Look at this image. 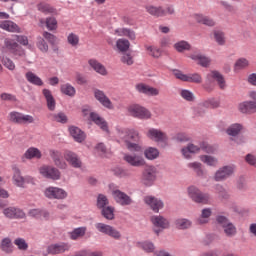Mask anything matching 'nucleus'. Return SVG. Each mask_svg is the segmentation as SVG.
Listing matches in <instances>:
<instances>
[{
    "mask_svg": "<svg viewBox=\"0 0 256 256\" xmlns=\"http://www.w3.org/2000/svg\"><path fill=\"white\" fill-rule=\"evenodd\" d=\"M118 137L126 143V147L129 151L139 152L143 150L141 145L138 144L139 141H141V134L139 131L129 128L119 129Z\"/></svg>",
    "mask_w": 256,
    "mask_h": 256,
    "instance_id": "1",
    "label": "nucleus"
},
{
    "mask_svg": "<svg viewBox=\"0 0 256 256\" xmlns=\"http://www.w3.org/2000/svg\"><path fill=\"white\" fill-rule=\"evenodd\" d=\"M248 99L240 102L237 106L239 113L242 115H253L256 113V91L251 90L248 92Z\"/></svg>",
    "mask_w": 256,
    "mask_h": 256,
    "instance_id": "2",
    "label": "nucleus"
},
{
    "mask_svg": "<svg viewBox=\"0 0 256 256\" xmlns=\"http://www.w3.org/2000/svg\"><path fill=\"white\" fill-rule=\"evenodd\" d=\"M188 196L194 203H201L202 205H209L211 203V196L208 193H203L195 186L188 187Z\"/></svg>",
    "mask_w": 256,
    "mask_h": 256,
    "instance_id": "3",
    "label": "nucleus"
},
{
    "mask_svg": "<svg viewBox=\"0 0 256 256\" xmlns=\"http://www.w3.org/2000/svg\"><path fill=\"white\" fill-rule=\"evenodd\" d=\"M95 227L99 233L107 235L108 237H111V239H115V241H121V239H123L121 232L109 224L96 223Z\"/></svg>",
    "mask_w": 256,
    "mask_h": 256,
    "instance_id": "4",
    "label": "nucleus"
},
{
    "mask_svg": "<svg viewBox=\"0 0 256 256\" xmlns=\"http://www.w3.org/2000/svg\"><path fill=\"white\" fill-rule=\"evenodd\" d=\"M128 115L135 119H151V112L139 104H131L127 107Z\"/></svg>",
    "mask_w": 256,
    "mask_h": 256,
    "instance_id": "5",
    "label": "nucleus"
},
{
    "mask_svg": "<svg viewBox=\"0 0 256 256\" xmlns=\"http://www.w3.org/2000/svg\"><path fill=\"white\" fill-rule=\"evenodd\" d=\"M82 115L83 117H87V115H89L90 121H93V123L100 127V129L105 133H109V126L107 125V121H105V118L101 117L98 113L91 112L89 109H83Z\"/></svg>",
    "mask_w": 256,
    "mask_h": 256,
    "instance_id": "6",
    "label": "nucleus"
},
{
    "mask_svg": "<svg viewBox=\"0 0 256 256\" xmlns=\"http://www.w3.org/2000/svg\"><path fill=\"white\" fill-rule=\"evenodd\" d=\"M216 221L218 225H221L226 237H235L237 235V228L227 217L217 216Z\"/></svg>",
    "mask_w": 256,
    "mask_h": 256,
    "instance_id": "7",
    "label": "nucleus"
},
{
    "mask_svg": "<svg viewBox=\"0 0 256 256\" xmlns=\"http://www.w3.org/2000/svg\"><path fill=\"white\" fill-rule=\"evenodd\" d=\"M44 195L47 199H57L58 201H61L67 199L69 194L63 188L49 186L44 190Z\"/></svg>",
    "mask_w": 256,
    "mask_h": 256,
    "instance_id": "8",
    "label": "nucleus"
},
{
    "mask_svg": "<svg viewBox=\"0 0 256 256\" xmlns=\"http://www.w3.org/2000/svg\"><path fill=\"white\" fill-rule=\"evenodd\" d=\"M9 121H11V123H17L18 125H29L35 123V118L21 112H10Z\"/></svg>",
    "mask_w": 256,
    "mask_h": 256,
    "instance_id": "9",
    "label": "nucleus"
},
{
    "mask_svg": "<svg viewBox=\"0 0 256 256\" xmlns=\"http://www.w3.org/2000/svg\"><path fill=\"white\" fill-rule=\"evenodd\" d=\"M12 182L16 187H20L21 189H25L26 183H33V178L31 176L23 177L21 175V170L19 168H13V176Z\"/></svg>",
    "mask_w": 256,
    "mask_h": 256,
    "instance_id": "10",
    "label": "nucleus"
},
{
    "mask_svg": "<svg viewBox=\"0 0 256 256\" xmlns=\"http://www.w3.org/2000/svg\"><path fill=\"white\" fill-rule=\"evenodd\" d=\"M39 173L43 177H46V179H53V181H59L61 179V171L53 166L44 165L39 168Z\"/></svg>",
    "mask_w": 256,
    "mask_h": 256,
    "instance_id": "11",
    "label": "nucleus"
},
{
    "mask_svg": "<svg viewBox=\"0 0 256 256\" xmlns=\"http://www.w3.org/2000/svg\"><path fill=\"white\" fill-rule=\"evenodd\" d=\"M63 157L70 167H73L74 169H81L83 167V161H81V157H79L77 153L71 150H66Z\"/></svg>",
    "mask_w": 256,
    "mask_h": 256,
    "instance_id": "12",
    "label": "nucleus"
},
{
    "mask_svg": "<svg viewBox=\"0 0 256 256\" xmlns=\"http://www.w3.org/2000/svg\"><path fill=\"white\" fill-rule=\"evenodd\" d=\"M235 173V166L228 165L219 168L215 175H214V181H225L226 179H229L233 174Z\"/></svg>",
    "mask_w": 256,
    "mask_h": 256,
    "instance_id": "13",
    "label": "nucleus"
},
{
    "mask_svg": "<svg viewBox=\"0 0 256 256\" xmlns=\"http://www.w3.org/2000/svg\"><path fill=\"white\" fill-rule=\"evenodd\" d=\"M123 159L128 165H131V167H144L145 165V158L140 154L126 153L124 154Z\"/></svg>",
    "mask_w": 256,
    "mask_h": 256,
    "instance_id": "14",
    "label": "nucleus"
},
{
    "mask_svg": "<svg viewBox=\"0 0 256 256\" xmlns=\"http://www.w3.org/2000/svg\"><path fill=\"white\" fill-rule=\"evenodd\" d=\"M4 43L5 47L10 51V53H13L15 57H25V50L23 47L19 46L15 40L6 38Z\"/></svg>",
    "mask_w": 256,
    "mask_h": 256,
    "instance_id": "15",
    "label": "nucleus"
},
{
    "mask_svg": "<svg viewBox=\"0 0 256 256\" xmlns=\"http://www.w3.org/2000/svg\"><path fill=\"white\" fill-rule=\"evenodd\" d=\"M94 97L102 107H105L106 109H115V106H113V102H111V99L107 97V94L103 92V90L95 89L94 90Z\"/></svg>",
    "mask_w": 256,
    "mask_h": 256,
    "instance_id": "16",
    "label": "nucleus"
},
{
    "mask_svg": "<svg viewBox=\"0 0 256 256\" xmlns=\"http://www.w3.org/2000/svg\"><path fill=\"white\" fill-rule=\"evenodd\" d=\"M49 155L56 167L58 169H67L68 165L65 160H63V153L59 150L51 149L49 150Z\"/></svg>",
    "mask_w": 256,
    "mask_h": 256,
    "instance_id": "17",
    "label": "nucleus"
},
{
    "mask_svg": "<svg viewBox=\"0 0 256 256\" xmlns=\"http://www.w3.org/2000/svg\"><path fill=\"white\" fill-rule=\"evenodd\" d=\"M112 197L116 203L122 205V207H127L133 203V199H131L126 193L121 192V190H114L112 192Z\"/></svg>",
    "mask_w": 256,
    "mask_h": 256,
    "instance_id": "18",
    "label": "nucleus"
},
{
    "mask_svg": "<svg viewBox=\"0 0 256 256\" xmlns=\"http://www.w3.org/2000/svg\"><path fill=\"white\" fill-rule=\"evenodd\" d=\"M71 249V245L65 243V242H60L57 244H51L47 248V252L50 255H59L60 253H65V251H69Z\"/></svg>",
    "mask_w": 256,
    "mask_h": 256,
    "instance_id": "19",
    "label": "nucleus"
},
{
    "mask_svg": "<svg viewBox=\"0 0 256 256\" xmlns=\"http://www.w3.org/2000/svg\"><path fill=\"white\" fill-rule=\"evenodd\" d=\"M136 91L138 93H142L143 95H147L148 97H155V95H159V90L151 87L145 83H138L135 86Z\"/></svg>",
    "mask_w": 256,
    "mask_h": 256,
    "instance_id": "20",
    "label": "nucleus"
},
{
    "mask_svg": "<svg viewBox=\"0 0 256 256\" xmlns=\"http://www.w3.org/2000/svg\"><path fill=\"white\" fill-rule=\"evenodd\" d=\"M207 83H212V81H216L219 85L220 89H225V78L218 71H211L206 76Z\"/></svg>",
    "mask_w": 256,
    "mask_h": 256,
    "instance_id": "21",
    "label": "nucleus"
},
{
    "mask_svg": "<svg viewBox=\"0 0 256 256\" xmlns=\"http://www.w3.org/2000/svg\"><path fill=\"white\" fill-rule=\"evenodd\" d=\"M3 213L8 219H25V212L19 208L8 207L3 210Z\"/></svg>",
    "mask_w": 256,
    "mask_h": 256,
    "instance_id": "22",
    "label": "nucleus"
},
{
    "mask_svg": "<svg viewBox=\"0 0 256 256\" xmlns=\"http://www.w3.org/2000/svg\"><path fill=\"white\" fill-rule=\"evenodd\" d=\"M155 179H157V177L155 176V171H153L152 167L144 170L142 175V183L146 185V187H151V185L155 183Z\"/></svg>",
    "mask_w": 256,
    "mask_h": 256,
    "instance_id": "23",
    "label": "nucleus"
},
{
    "mask_svg": "<svg viewBox=\"0 0 256 256\" xmlns=\"http://www.w3.org/2000/svg\"><path fill=\"white\" fill-rule=\"evenodd\" d=\"M0 29L8 31L9 33H21V28L11 20L0 21Z\"/></svg>",
    "mask_w": 256,
    "mask_h": 256,
    "instance_id": "24",
    "label": "nucleus"
},
{
    "mask_svg": "<svg viewBox=\"0 0 256 256\" xmlns=\"http://www.w3.org/2000/svg\"><path fill=\"white\" fill-rule=\"evenodd\" d=\"M69 133L71 137H73L74 141H76L77 143H83V141H85V132L79 127L71 126L69 128Z\"/></svg>",
    "mask_w": 256,
    "mask_h": 256,
    "instance_id": "25",
    "label": "nucleus"
},
{
    "mask_svg": "<svg viewBox=\"0 0 256 256\" xmlns=\"http://www.w3.org/2000/svg\"><path fill=\"white\" fill-rule=\"evenodd\" d=\"M88 63L90 65V67H92V69H94V71H96V73H99V75H102L105 77L108 74L107 68H105V66H103V64H101L99 61H97L95 59H91V60H89Z\"/></svg>",
    "mask_w": 256,
    "mask_h": 256,
    "instance_id": "26",
    "label": "nucleus"
},
{
    "mask_svg": "<svg viewBox=\"0 0 256 256\" xmlns=\"http://www.w3.org/2000/svg\"><path fill=\"white\" fill-rule=\"evenodd\" d=\"M201 151V146H197L194 144H188V147H184L181 149V153L185 159H191V153H199Z\"/></svg>",
    "mask_w": 256,
    "mask_h": 256,
    "instance_id": "27",
    "label": "nucleus"
},
{
    "mask_svg": "<svg viewBox=\"0 0 256 256\" xmlns=\"http://www.w3.org/2000/svg\"><path fill=\"white\" fill-rule=\"evenodd\" d=\"M25 78L28 83L36 85V87H43V80L37 74L29 71L25 74Z\"/></svg>",
    "mask_w": 256,
    "mask_h": 256,
    "instance_id": "28",
    "label": "nucleus"
},
{
    "mask_svg": "<svg viewBox=\"0 0 256 256\" xmlns=\"http://www.w3.org/2000/svg\"><path fill=\"white\" fill-rule=\"evenodd\" d=\"M144 201L146 205H149L154 213H158L159 209H161V202L153 196H146Z\"/></svg>",
    "mask_w": 256,
    "mask_h": 256,
    "instance_id": "29",
    "label": "nucleus"
},
{
    "mask_svg": "<svg viewBox=\"0 0 256 256\" xmlns=\"http://www.w3.org/2000/svg\"><path fill=\"white\" fill-rule=\"evenodd\" d=\"M42 93L46 99L47 107L49 111H55L56 102H55V98H53V94L51 93V90L43 89Z\"/></svg>",
    "mask_w": 256,
    "mask_h": 256,
    "instance_id": "30",
    "label": "nucleus"
},
{
    "mask_svg": "<svg viewBox=\"0 0 256 256\" xmlns=\"http://www.w3.org/2000/svg\"><path fill=\"white\" fill-rule=\"evenodd\" d=\"M189 57L193 61H197L198 65H201V67H209L211 63V59H209L206 56H203L202 54H191Z\"/></svg>",
    "mask_w": 256,
    "mask_h": 256,
    "instance_id": "31",
    "label": "nucleus"
},
{
    "mask_svg": "<svg viewBox=\"0 0 256 256\" xmlns=\"http://www.w3.org/2000/svg\"><path fill=\"white\" fill-rule=\"evenodd\" d=\"M195 20L197 23H201L202 25H206L207 27H215V20L209 16H205L203 14H196Z\"/></svg>",
    "mask_w": 256,
    "mask_h": 256,
    "instance_id": "32",
    "label": "nucleus"
},
{
    "mask_svg": "<svg viewBox=\"0 0 256 256\" xmlns=\"http://www.w3.org/2000/svg\"><path fill=\"white\" fill-rule=\"evenodd\" d=\"M24 157L26 159H41L43 157V154L41 153V150H39L38 148L30 147L25 152Z\"/></svg>",
    "mask_w": 256,
    "mask_h": 256,
    "instance_id": "33",
    "label": "nucleus"
},
{
    "mask_svg": "<svg viewBox=\"0 0 256 256\" xmlns=\"http://www.w3.org/2000/svg\"><path fill=\"white\" fill-rule=\"evenodd\" d=\"M199 159L202 163L205 165H208V167H217L219 160L215 158V156L210 155H200Z\"/></svg>",
    "mask_w": 256,
    "mask_h": 256,
    "instance_id": "34",
    "label": "nucleus"
},
{
    "mask_svg": "<svg viewBox=\"0 0 256 256\" xmlns=\"http://www.w3.org/2000/svg\"><path fill=\"white\" fill-rule=\"evenodd\" d=\"M241 131H243V125L239 123L232 124L226 129V133L230 135V137H237Z\"/></svg>",
    "mask_w": 256,
    "mask_h": 256,
    "instance_id": "35",
    "label": "nucleus"
},
{
    "mask_svg": "<svg viewBox=\"0 0 256 256\" xmlns=\"http://www.w3.org/2000/svg\"><path fill=\"white\" fill-rule=\"evenodd\" d=\"M174 49L178 53H185V51H191V44L185 40H181L174 44Z\"/></svg>",
    "mask_w": 256,
    "mask_h": 256,
    "instance_id": "36",
    "label": "nucleus"
},
{
    "mask_svg": "<svg viewBox=\"0 0 256 256\" xmlns=\"http://www.w3.org/2000/svg\"><path fill=\"white\" fill-rule=\"evenodd\" d=\"M60 91L63 93V95H67L68 97H75V93H77V90H75V87L73 85L66 83L62 84L60 86Z\"/></svg>",
    "mask_w": 256,
    "mask_h": 256,
    "instance_id": "37",
    "label": "nucleus"
},
{
    "mask_svg": "<svg viewBox=\"0 0 256 256\" xmlns=\"http://www.w3.org/2000/svg\"><path fill=\"white\" fill-rule=\"evenodd\" d=\"M116 35H118V37H128V39H131L132 41H134L135 39V32L131 29H127V28H120L115 30Z\"/></svg>",
    "mask_w": 256,
    "mask_h": 256,
    "instance_id": "38",
    "label": "nucleus"
},
{
    "mask_svg": "<svg viewBox=\"0 0 256 256\" xmlns=\"http://www.w3.org/2000/svg\"><path fill=\"white\" fill-rule=\"evenodd\" d=\"M41 25L45 23L48 31H57V19L55 17H49L45 20H40Z\"/></svg>",
    "mask_w": 256,
    "mask_h": 256,
    "instance_id": "39",
    "label": "nucleus"
},
{
    "mask_svg": "<svg viewBox=\"0 0 256 256\" xmlns=\"http://www.w3.org/2000/svg\"><path fill=\"white\" fill-rule=\"evenodd\" d=\"M31 217H36V219H49V212L41 209H32L29 212Z\"/></svg>",
    "mask_w": 256,
    "mask_h": 256,
    "instance_id": "40",
    "label": "nucleus"
},
{
    "mask_svg": "<svg viewBox=\"0 0 256 256\" xmlns=\"http://www.w3.org/2000/svg\"><path fill=\"white\" fill-rule=\"evenodd\" d=\"M187 167L195 171L198 177H203V164H201V162H190L188 163Z\"/></svg>",
    "mask_w": 256,
    "mask_h": 256,
    "instance_id": "41",
    "label": "nucleus"
},
{
    "mask_svg": "<svg viewBox=\"0 0 256 256\" xmlns=\"http://www.w3.org/2000/svg\"><path fill=\"white\" fill-rule=\"evenodd\" d=\"M211 208H205L202 210L201 216L198 218L199 225H205L209 223V218L211 217Z\"/></svg>",
    "mask_w": 256,
    "mask_h": 256,
    "instance_id": "42",
    "label": "nucleus"
},
{
    "mask_svg": "<svg viewBox=\"0 0 256 256\" xmlns=\"http://www.w3.org/2000/svg\"><path fill=\"white\" fill-rule=\"evenodd\" d=\"M38 11H41V13H44L45 15H52L55 13V8L48 3L42 2L38 4Z\"/></svg>",
    "mask_w": 256,
    "mask_h": 256,
    "instance_id": "43",
    "label": "nucleus"
},
{
    "mask_svg": "<svg viewBox=\"0 0 256 256\" xmlns=\"http://www.w3.org/2000/svg\"><path fill=\"white\" fill-rule=\"evenodd\" d=\"M102 215L105 219H108V221H113L115 219V208L111 206L103 208Z\"/></svg>",
    "mask_w": 256,
    "mask_h": 256,
    "instance_id": "44",
    "label": "nucleus"
},
{
    "mask_svg": "<svg viewBox=\"0 0 256 256\" xmlns=\"http://www.w3.org/2000/svg\"><path fill=\"white\" fill-rule=\"evenodd\" d=\"M87 231L86 227H79L74 229L71 233H70V238L75 241L77 239H79L80 237H83L85 235Z\"/></svg>",
    "mask_w": 256,
    "mask_h": 256,
    "instance_id": "45",
    "label": "nucleus"
},
{
    "mask_svg": "<svg viewBox=\"0 0 256 256\" xmlns=\"http://www.w3.org/2000/svg\"><path fill=\"white\" fill-rule=\"evenodd\" d=\"M144 155L146 159L153 161V159H157V157H159V150L154 147H149L144 151Z\"/></svg>",
    "mask_w": 256,
    "mask_h": 256,
    "instance_id": "46",
    "label": "nucleus"
},
{
    "mask_svg": "<svg viewBox=\"0 0 256 256\" xmlns=\"http://www.w3.org/2000/svg\"><path fill=\"white\" fill-rule=\"evenodd\" d=\"M151 223L153 225L154 233H156V235H159V233H161V216H152Z\"/></svg>",
    "mask_w": 256,
    "mask_h": 256,
    "instance_id": "47",
    "label": "nucleus"
},
{
    "mask_svg": "<svg viewBox=\"0 0 256 256\" xmlns=\"http://www.w3.org/2000/svg\"><path fill=\"white\" fill-rule=\"evenodd\" d=\"M137 245L146 253H153V251H155V245H153V243L150 241L138 242Z\"/></svg>",
    "mask_w": 256,
    "mask_h": 256,
    "instance_id": "48",
    "label": "nucleus"
},
{
    "mask_svg": "<svg viewBox=\"0 0 256 256\" xmlns=\"http://www.w3.org/2000/svg\"><path fill=\"white\" fill-rule=\"evenodd\" d=\"M116 47L121 52H125L129 50V47H131V43H129V40L127 39H118L116 42Z\"/></svg>",
    "mask_w": 256,
    "mask_h": 256,
    "instance_id": "49",
    "label": "nucleus"
},
{
    "mask_svg": "<svg viewBox=\"0 0 256 256\" xmlns=\"http://www.w3.org/2000/svg\"><path fill=\"white\" fill-rule=\"evenodd\" d=\"M0 249L5 253H11L13 251V244L11 243V239L4 238L1 242Z\"/></svg>",
    "mask_w": 256,
    "mask_h": 256,
    "instance_id": "50",
    "label": "nucleus"
},
{
    "mask_svg": "<svg viewBox=\"0 0 256 256\" xmlns=\"http://www.w3.org/2000/svg\"><path fill=\"white\" fill-rule=\"evenodd\" d=\"M147 137L149 139H151L152 141L159 142V141H161V131H159L155 128H152L148 131Z\"/></svg>",
    "mask_w": 256,
    "mask_h": 256,
    "instance_id": "51",
    "label": "nucleus"
},
{
    "mask_svg": "<svg viewBox=\"0 0 256 256\" xmlns=\"http://www.w3.org/2000/svg\"><path fill=\"white\" fill-rule=\"evenodd\" d=\"M186 82L188 83H203V78L201 77V74L194 73V74H188Z\"/></svg>",
    "mask_w": 256,
    "mask_h": 256,
    "instance_id": "52",
    "label": "nucleus"
},
{
    "mask_svg": "<svg viewBox=\"0 0 256 256\" xmlns=\"http://www.w3.org/2000/svg\"><path fill=\"white\" fill-rule=\"evenodd\" d=\"M177 229H189V227H191V221H189L188 219H178L176 220L175 223Z\"/></svg>",
    "mask_w": 256,
    "mask_h": 256,
    "instance_id": "53",
    "label": "nucleus"
},
{
    "mask_svg": "<svg viewBox=\"0 0 256 256\" xmlns=\"http://www.w3.org/2000/svg\"><path fill=\"white\" fill-rule=\"evenodd\" d=\"M214 35V39L216 41V43H218V45H225V33L219 31V30H215L213 32Z\"/></svg>",
    "mask_w": 256,
    "mask_h": 256,
    "instance_id": "54",
    "label": "nucleus"
},
{
    "mask_svg": "<svg viewBox=\"0 0 256 256\" xmlns=\"http://www.w3.org/2000/svg\"><path fill=\"white\" fill-rule=\"evenodd\" d=\"M146 50L149 52V55L155 59H159L161 57V50L155 46H146Z\"/></svg>",
    "mask_w": 256,
    "mask_h": 256,
    "instance_id": "55",
    "label": "nucleus"
},
{
    "mask_svg": "<svg viewBox=\"0 0 256 256\" xmlns=\"http://www.w3.org/2000/svg\"><path fill=\"white\" fill-rule=\"evenodd\" d=\"M220 105H221V102L215 99L206 100L203 102V107H206L208 109H217Z\"/></svg>",
    "mask_w": 256,
    "mask_h": 256,
    "instance_id": "56",
    "label": "nucleus"
},
{
    "mask_svg": "<svg viewBox=\"0 0 256 256\" xmlns=\"http://www.w3.org/2000/svg\"><path fill=\"white\" fill-rule=\"evenodd\" d=\"M216 193L220 199L227 200L230 197L229 192H227V190H225V188H223L221 185L216 186Z\"/></svg>",
    "mask_w": 256,
    "mask_h": 256,
    "instance_id": "57",
    "label": "nucleus"
},
{
    "mask_svg": "<svg viewBox=\"0 0 256 256\" xmlns=\"http://www.w3.org/2000/svg\"><path fill=\"white\" fill-rule=\"evenodd\" d=\"M67 41L72 47H77V45H79V36L75 33H70L67 37Z\"/></svg>",
    "mask_w": 256,
    "mask_h": 256,
    "instance_id": "58",
    "label": "nucleus"
},
{
    "mask_svg": "<svg viewBox=\"0 0 256 256\" xmlns=\"http://www.w3.org/2000/svg\"><path fill=\"white\" fill-rule=\"evenodd\" d=\"M175 13V9L171 4H166L162 7L161 16L167 17V15H173Z\"/></svg>",
    "mask_w": 256,
    "mask_h": 256,
    "instance_id": "59",
    "label": "nucleus"
},
{
    "mask_svg": "<svg viewBox=\"0 0 256 256\" xmlns=\"http://www.w3.org/2000/svg\"><path fill=\"white\" fill-rule=\"evenodd\" d=\"M180 95L182 99H185V101H195V95L189 90H181Z\"/></svg>",
    "mask_w": 256,
    "mask_h": 256,
    "instance_id": "60",
    "label": "nucleus"
},
{
    "mask_svg": "<svg viewBox=\"0 0 256 256\" xmlns=\"http://www.w3.org/2000/svg\"><path fill=\"white\" fill-rule=\"evenodd\" d=\"M36 45L42 53H47V51H49V45H47V42H45V39L43 38H39Z\"/></svg>",
    "mask_w": 256,
    "mask_h": 256,
    "instance_id": "61",
    "label": "nucleus"
},
{
    "mask_svg": "<svg viewBox=\"0 0 256 256\" xmlns=\"http://www.w3.org/2000/svg\"><path fill=\"white\" fill-rule=\"evenodd\" d=\"M106 205H109V200L107 199V196L100 194L98 196L97 206L99 207V209H105Z\"/></svg>",
    "mask_w": 256,
    "mask_h": 256,
    "instance_id": "62",
    "label": "nucleus"
},
{
    "mask_svg": "<svg viewBox=\"0 0 256 256\" xmlns=\"http://www.w3.org/2000/svg\"><path fill=\"white\" fill-rule=\"evenodd\" d=\"M53 121H56L57 123H67V115L63 112H59L57 114L53 115Z\"/></svg>",
    "mask_w": 256,
    "mask_h": 256,
    "instance_id": "63",
    "label": "nucleus"
},
{
    "mask_svg": "<svg viewBox=\"0 0 256 256\" xmlns=\"http://www.w3.org/2000/svg\"><path fill=\"white\" fill-rule=\"evenodd\" d=\"M236 69H245V67H249V60L245 58H240L235 63Z\"/></svg>",
    "mask_w": 256,
    "mask_h": 256,
    "instance_id": "64",
    "label": "nucleus"
}]
</instances>
